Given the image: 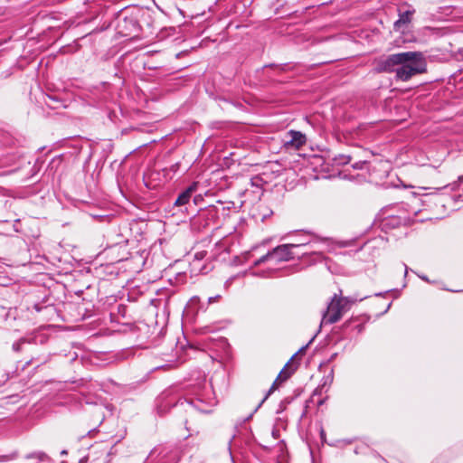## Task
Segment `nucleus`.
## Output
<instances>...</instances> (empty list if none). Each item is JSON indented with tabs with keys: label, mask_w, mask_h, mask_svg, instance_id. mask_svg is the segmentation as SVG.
Masks as SVG:
<instances>
[{
	"label": "nucleus",
	"mask_w": 463,
	"mask_h": 463,
	"mask_svg": "<svg viewBox=\"0 0 463 463\" xmlns=\"http://www.w3.org/2000/svg\"><path fill=\"white\" fill-rule=\"evenodd\" d=\"M378 68L381 71H394L396 79L407 81L412 76L426 71V61L420 52H404L382 59Z\"/></svg>",
	"instance_id": "f257e3e1"
},
{
	"label": "nucleus",
	"mask_w": 463,
	"mask_h": 463,
	"mask_svg": "<svg viewBox=\"0 0 463 463\" xmlns=\"http://www.w3.org/2000/svg\"><path fill=\"white\" fill-rule=\"evenodd\" d=\"M343 159L341 160V164H348L351 160V157L349 156H343Z\"/></svg>",
	"instance_id": "dca6fc26"
},
{
	"label": "nucleus",
	"mask_w": 463,
	"mask_h": 463,
	"mask_svg": "<svg viewBox=\"0 0 463 463\" xmlns=\"http://www.w3.org/2000/svg\"><path fill=\"white\" fill-rule=\"evenodd\" d=\"M67 454V451L66 450H62L61 451V455H66Z\"/></svg>",
	"instance_id": "412c9836"
},
{
	"label": "nucleus",
	"mask_w": 463,
	"mask_h": 463,
	"mask_svg": "<svg viewBox=\"0 0 463 463\" xmlns=\"http://www.w3.org/2000/svg\"><path fill=\"white\" fill-rule=\"evenodd\" d=\"M342 290L335 294L328 303L326 309L323 312L321 324H335L341 319L347 311L341 300Z\"/></svg>",
	"instance_id": "7ed1b4c3"
},
{
	"label": "nucleus",
	"mask_w": 463,
	"mask_h": 463,
	"mask_svg": "<svg viewBox=\"0 0 463 463\" xmlns=\"http://www.w3.org/2000/svg\"><path fill=\"white\" fill-rule=\"evenodd\" d=\"M351 321H352V319L345 321V322L344 323L343 326H344V327H347V326H350V324H351Z\"/></svg>",
	"instance_id": "6ab92c4d"
},
{
	"label": "nucleus",
	"mask_w": 463,
	"mask_h": 463,
	"mask_svg": "<svg viewBox=\"0 0 463 463\" xmlns=\"http://www.w3.org/2000/svg\"><path fill=\"white\" fill-rule=\"evenodd\" d=\"M189 404L201 412L209 413L212 411L211 408L217 404V401L215 398H213L204 402L202 398H196L191 400Z\"/></svg>",
	"instance_id": "39448f33"
},
{
	"label": "nucleus",
	"mask_w": 463,
	"mask_h": 463,
	"mask_svg": "<svg viewBox=\"0 0 463 463\" xmlns=\"http://www.w3.org/2000/svg\"><path fill=\"white\" fill-rule=\"evenodd\" d=\"M289 377V374L284 371H281L279 374L278 375L276 381L273 383L272 386L269 388V392L265 395V397L262 399L260 403L259 404L258 408L266 401V399L269 397V395L276 389L277 383L279 381H286Z\"/></svg>",
	"instance_id": "6e6552de"
},
{
	"label": "nucleus",
	"mask_w": 463,
	"mask_h": 463,
	"mask_svg": "<svg viewBox=\"0 0 463 463\" xmlns=\"http://www.w3.org/2000/svg\"><path fill=\"white\" fill-rule=\"evenodd\" d=\"M307 142V137L300 131L289 130L288 131L283 138V147L287 151H296L302 147Z\"/></svg>",
	"instance_id": "20e7f679"
},
{
	"label": "nucleus",
	"mask_w": 463,
	"mask_h": 463,
	"mask_svg": "<svg viewBox=\"0 0 463 463\" xmlns=\"http://www.w3.org/2000/svg\"><path fill=\"white\" fill-rule=\"evenodd\" d=\"M420 278H421L422 279H424V280H428V279H427L426 277H423V276H422V277H420Z\"/></svg>",
	"instance_id": "4be33fe9"
},
{
	"label": "nucleus",
	"mask_w": 463,
	"mask_h": 463,
	"mask_svg": "<svg viewBox=\"0 0 463 463\" xmlns=\"http://www.w3.org/2000/svg\"><path fill=\"white\" fill-rule=\"evenodd\" d=\"M415 10L410 9L406 10L404 12H399V19L394 22L393 24V29L396 32H402L403 30V27L406 26L408 24L411 23V17L414 14Z\"/></svg>",
	"instance_id": "423d86ee"
},
{
	"label": "nucleus",
	"mask_w": 463,
	"mask_h": 463,
	"mask_svg": "<svg viewBox=\"0 0 463 463\" xmlns=\"http://www.w3.org/2000/svg\"><path fill=\"white\" fill-rule=\"evenodd\" d=\"M199 301V298L198 297H193L191 299H190V302L191 303H195V302H198Z\"/></svg>",
	"instance_id": "a211bd4d"
},
{
	"label": "nucleus",
	"mask_w": 463,
	"mask_h": 463,
	"mask_svg": "<svg viewBox=\"0 0 463 463\" xmlns=\"http://www.w3.org/2000/svg\"><path fill=\"white\" fill-rule=\"evenodd\" d=\"M14 458H15V454L10 455V456L9 455H5V456H2L0 460L1 461H8V460H11V459H13Z\"/></svg>",
	"instance_id": "4468645a"
},
{
	"label": "nucleus",
	"mask_w": 463,
	"mask_h": 463,
	"mask_svg": "<svg viewBox=\"0 0 463 463\" xmlns=\"http://www.w3.org/2000/svg\"><path fill=\"white\" fill-rule=\"evenodd\" d=\"M26 458H36L39 460H44V459L48 458L47 455L44 452H41V451L27 455Z\"/></svg>",
	"instance_id": "9b49d317"
},
{
	"label": "nucleus",
	"mask_w": 463,
	"mask_h": 463,
	"mask_svg": "<svg viewBox=\"0 0 463 463\" xmlns=\"http://www.w3.org/2000/svg\"><path fill=\"white\" fill-rule=\"evenodd\" d=\"M197 189V183L194 182L191 185H189L184 191H183L177 199L175 202V206H183L185 205L191 199V196L194 192Z\"/></svg>",
	"instance_id": "0eeeda50"
},
{
	"label": "nucleus",
	"mask_w": 463,
	"mask_h": 463,
	"mask_svg": "<svg viewBox=\"0 0 463 463\" xmlns=\"http://www.w3.org/2000/svg\"><path fill=\"white\" fill-rule=\"evenodd\" d=\"M458 183H463V175H460L458 180Z\"/></svg>",
	"instance_id": "aec40b11"
},
{
	"label": "nucleus",
	"mask_w": 463,
	"mask_h": 463,
	"mask_svg": "<svg viewBox=\"0 0 463 463\" xmlns=\"http://www.w3.org/2000/svg\"><path fill=\"white\" fill-rule=\"evenodd\" d=\"M364 328V326L363 324H359L356 326V329L359 333H361Z\"/></svg>",
	"instance_id": "f3484780"
},
{
	"label": "nucleus",
	"mask_w": 463,
	"mask_h": 463,
	"mask_svg": "<svg viewBox=\"0 0 463 463\" xmlns=\"http://www.w3.org/2000/svg\"><path fill=\"white\" fill-rule=\"evenodd\" d=\"M79 463H84V462H83V460L81 459V460H80V462H79Z\"/></svg>",
	"instance_id": "b1692460"
},
{
	"label": "nucleus",
	"mask_w": 463,
	"mask_h": 463,
	"mask_svg": "<svg viewBox=\"0 0 463 463\" xmlns=\"http://www.w3.org/2000/svg\"><path fill=\"white\" fill-rule=\"evenodd\" d=\"M219 298H221V296L220 295H216L215 297H210L208 298V303L209 304H212V303H214L215 301H217Z\"/></svg>",
	"instance_id": "2eb2a0df"
},
{
	"label": "nucleus",
	"mask_w": 463,
	"mask_h": 463,
	"mask_svg": "<svg viewBox=\"0 0 463 463\" xmlns=\"http://www.w3.org/2000/svg\"><path fill=\"white\" fill-rule=\"evenodd\" d=\"M368 298V296H364V297H342L341 296V300L343 301V304H344V307H345V309L348 311L351 307L355 304L357 301H363L364 299H366Z\"/></svg>",
	"instance_id": "1a4fd4ad"
},
{
	"label": "nucleus",
	"mask_w": 463,
	"mask_h": 463,
	"mask_svg": "<svg viewBox=\"0 0 463 463\" xmlns=\"http://www.w3.org/2000/svg\"><path fill=\"white\" fill-rule=\"evenodd\" d=\"M26 341L24 339H20L19 341L14 342L12 346L13 350L14 352H20L22 349V345H24Z\"/></svg>",
	"instance_id": "f8f14e48"
},
{
	"label": "nucleus",
	"mask_w": 463,
	"mask_h": 463,
	"mask_svg": "<svg viewBox=\"0 0 463 463\" xmlns=\"http://www.w3.org/2000/svg\"><path fill=\"white\" fill-rule=\"evenodd\" d=\"M408 272L407 266H405V274Z\"/></svg>",
	"instance_id": "5701e85b"
},
{
	"label": "nucleus",
	"mask_w": 463,
	"mask_h": 463,
	"mask_svg": "<svg viewBox=\"0 0 463 463\" xmlns=\"http://www.w3.org/2000/svg\"><path fill=\"white\" fill-rule=\"evenodd\" d=\"M307 244H282L268 251L265 255L253 262L254 266H260L261 264H268V272H273L279 269L276 266L281 262L288 261L299 255H304L306 252H297L295 250H299L306 247Z\"/></svg>",
	"instance_id": "f03ea898"
},
{
	"label": "nucleus",
	"mask_w": 463,
	"mask_h": 463,
	"mask_svg": "<svg viewBox=\"0 0 463 463\" xmlns=\"http://www.w3.org/2000/svg\"><path fill=\"white\" fill-rule=\"evenodd\" d=\"M413 220V216L410 214H402L397 216L395 220V225H406Z\"/></svg>",
	"instance_id": "9d476101"
},
{
	"label": "nucleus",
	"mask_w": 463,
	"mask_h": 463,
	"mask_svg": "<svg viewBox=\"0 0 463 463\" xmlns=\"http://www.w3.org/2000/svg\"><path fill=\"white\" fill-rule=\"evenodd\" d=\"M366 164V161H358L353 165V168L354 169H362L364 165Z\"/></svg>",
	"instance_id": "ddd939ff"
}]
</instances>
